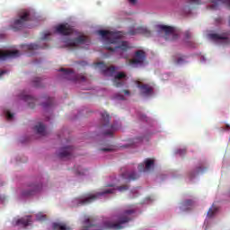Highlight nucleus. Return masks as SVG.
Masks as SVG:
<instances>
[{
	"mask_svg": "<svg viewBox=\"0 0 230 230\" xmlns=\"http://www.w3.org/2000/svg\"><path fill=\"white\" fill-rule=\"evenodd\" d=\"M97 33L98 35H101V37L106 40L108 44H117L114 48L106 46V49H108V51H111V53H117L118 55H120V57L127 58V56H123V53H127L128 50V43L127 41H119L123 37V32H114L111 31L100 30L97 31Z\"/></svg>",
	"mask_w": 230,
	"mask_h": 230,
	"instance_id": "1",
	"label": "nucleus"
},
{
	"mask_svg": "<svg viewBox=\"0 0 230 230\" xmlns=\"http://www.w3.org/2000/svg\"><path fill=\"white\" fill-rule=\"evenodd\" d=\"M57 33L59 35H75L76 38L71 40H65V44L66 48H78L82 44H87V36L76 31L73 26L69 23H63L56 27Z\"/></svg>",
	"mask_w": 230,
	"mask_h": 230,
	"instance_id": "2",
	"label": "nucleus"
},
{
	"mask_svg": "<svg viewBox=\"0 0 230 230\" xmlns=\"http://www.w3.org/2000/svg\"><path fill=\"white\" fill-rule=\"evenodd\" d=\"M116 190L119 191H127L128 190V185H121L117 187V189H106L102 192H97L95 194L87 196L84 199L79 200L80 206H85V204H91V202H94L96 199H100V197H103V195H109L116 192Z\"/></svg>",
	"mask_w": 230,
	"mask_h": 230,
	"instance_id": "3",
	"label": "nucleus"
},
{
	"mask_svg": "<svg viewBox=\"0 0 230 230\" xmlns=\"http://www.w3.org/2000/svg\"><path fill=\"white\" fill-rule=\"evenodd\" d=\"M28 21H30V11H22L18 13V19H15L11 24V28L13 31H19L26 27Z\"/></svg>",
	"mask_w": 230,
	"mask_h": 230,
	"instance_id": "4",
	"label": "nucleus"
},
{
	"mask_svg": "<svg viewBox=\"0 0 230 230\" xmlns=\"http://www.w3.org/2000/svg\"><path fill=\"white\" fill-rule=\"evenodd\" d=\"M134 213L133 209H128L124 211V215L119 217V223H112L111 221H108L106 223H104V227H106V229H114V230H119V229H123V226H121V224H127V222H130V219L128 217H127V215H132Z\"/></svg>",
	"mask_w": 230,
	"mask_h": 230,
	"instance_id": "5",
	"label": "nucleus"
},
{
	"mask_svg": "<svg viewBox=\"0 0 230 230\" xmlns=\"http://www.w3.org/2000/svg\"><path fill=\"white\" fill-rule=\"evenodd\" d=\"M101 116H102V128H106V130L102 132V135L112 136V134H114V130H116V128L114 127V125L109 124L111 121V115H109V113L104 111L101 113Z\"/></svg>",
	"mask_w": 230,
	"mask_h": 230,
	"instance_id": "6",
	"label": "nucleus"
},
{
	"mask_svg": "<svg viewBox=\"0 0 230 230\" xmlns=\"http://www.w3.org/2000/svg\"><path fill=\"white\" fill-rule=\"evenodd\" d=\"M59 71L63 73V78L70 80L71 82H85V75H76L75 71L67 68H61Z\"/></svg>",
	"mask_w": 230,
	"mask_h": 230,
	"instance_id": "7",
	"label": "nucleus"
},
{
	"mask_svg": "<svg viewBox=\"0 0 230 230\" xmlns=\"http://www.w3.org/2000/svg\"><path fill=\"white\" fill-rule=\"evenodd\" d=\"M145 60H146V53L144 50H137L135 52V58L129 59L128 65L132 66V67H137V66H143Z\"/></svg>",
	"mask_w": 230,
	"mask_h": 230,
	"instance_id": "8",
	"label": "nucleus"
},
{
	"mask_svg": "<svg viewBox=\"0 0 230 230\" xmlns=\"http://www.w3.org/2000/svg\"><path fill=\"white\" fill-rule=\"evenodd\" d=\"M159 30L165 33V40H177L179 39V36L175 34V31L172 26L159 25Z\"/></svg>",
	"mask_w": 230,
	"mask_h": 230,
	"instance_id": "9",
	"label": "nucleus"
},
{
	"mask_svg": "<svg viewBox=\"0 0 230 230\" xmlns=\"http://www.w3.org/2000/svg\"><path fill=\"white\" fill-rule=\"evenodd\" d=\"M42 191V183H32L29 185L27 190H24L22 192L23 197H33V195H37V193H40Z\"/></svg>",
	"mask_w": 230,
	"mask_h": 230,
	"instance_id": "10",
	"label": "nucleus"
},
{
	"mask_svg": "<svg viewBox=\"0 0 230 230\" xmlns=\"http://www.w3.org/2000/svg\"><path fill=\"white\" fill-rule=\"evenodd\" d=\"M73 150L74 148L71 146H64L58 154V157H59V159H71L73 157Z\"/></svg>",
	"mask_w": 230,
	"mask_h": 230,
	"instance_id": "11",
	"label": "nucleus"
},
{
	"mask_svg": "<svg viewBox=\"0 0 230 230\" xmlns=\"http://www.w3.org/2000/svg\"><path fill=\"white\" fill-rule=\"evenodd\" d=\"M154 164H155V161L154 159L147 158L144 161V164H138V172H148V170H152V168H154Z\"/></svg>",
	"mask_w": 230,
	"mask_h": 230,
	"instance_id": "12",
	"label": "nucleus"
},
{
	"mask_svg": "<svg viewBox=\"0 0 230 230\" xmlns=\"http://www.w3.org/2000/svg\"><path fill=\"white\" fill-rule=\"evenodd\" d=\"M21 54L19 50H9V51H0V60H6L8 58H16Z\"/></svg>",
	"mask_w": 230,
	"mask_h": 230,
	"instance_id": "13",
	"label": "nucleus"
},
{
	"mask_svg": "<svg viewBox=\"0 0 230 230\" xmlns=\"http://www.w3.org/2000/svg\"><path fill=\"white\" fill-rule=\"evenodd\" d=\"M98 67H101L103 75H106L108 76H112V75L116 73V66H107L103 63H98Z\"/></svg>",
	"mask_w": 230,
	"mask_h": 230,
	"instance_id": "14",
	"label": "nucleus"
},
{
	"mask_svg": "<svg viewBox=\"0 0 230 230\" xmlns=\"http://www.w3.org/2000/svg\"><path fill=\"white\" fill-rule=\"evenodd\" d=\"M210 39L212 40H223L225 44H229L230 40L229 37H227V33H223V34H217V33H212L209 34Z\"/></svg>",
	"mask_w": 230,
	"mask_h": 230,
	"instance_id": "15",
	"label": "nucleus"
},
{
	"mask_svg": "<svg viewBox=\"0 0 230 230\" xmlns=\"http://www.w3.org/2000/svg\"><path fill=\"white\" fill-rule=\"evenodd\" d=\"M138 88L140 89L142 96H150V94L154 93V88L148 84L138 85Z\"/></svg>",
	"mask_w": 230,
	"mask_h": 230,
	"instance_id": "16",
	"label": "nucleus"
},
{
	"mask_svg": "<svg viewBox=\"0 0 230 230\" xmlns=\"http://www.w3.org/2000/svg\"><path fill=\"white\" fill-rule=\"evenodd\" d=\"M195 207V200L193 199H185L181 202V209L182 211H190L192 208Z\"/></svg>",
	"mask_w": 230,
	"mask_h": 230,
	"instance_id": "17",
	"label": "nucleus"
},
{
	"mask_svg": "<svg viewBox=\"0 0 230 230\" xmlns=\"http://www.w3.org/2000/svg\"><path fill=\"white\" fill-rule=\"evenodd\" d=\"M123 78H127V75H125V73H123V72L118 73L115 75V78H114V85H115V87H121V86H123L124 83L119 81V80H123Z\"/></svg>",
	"mask_w": 230,
	"mask_h": 230,
	"instance_id": "18",
	"label": "nucleus"
},
{
	"mask_svg": "<svg viewBox=\"0 0 230 230\" xmlns=\"http://www.w3.org/2000/svg\"><path fill=\"white\" fill-rule=\"evenodd\" d=\"M22 100H24V102H28V105L31 109H35V102H37L35 97H32L31 95H23Z\"/></svg>",
	"mask_w": 230,
	"mask_h": 230,
	"instance_id": "19",
	"label": "nucleus"
},
{
	"mask_svg": "<svg viewBox=\"0 0 230 230\" xmlns=\"http://www.w3.org/2000/svg\"><path fill=\"white\" fill-rule=\"evenodd\" d=\"M123 179H128V181H136L137 179H139V174L136 172H131L129 173L124 172L122 173Z\"/></svg>",
	"mask_w": 230,
	"mask_h": 230,
	"instance_id": "20",
	"label": "nucleus"
},
{
	"mask_svg": "<svg viewBox=\"0 0 230 230\" xmlns=\"http://www.w3.org/2000/svg\"><path fill=\"white\" fill-rule=\"evenodd\" d=\"M30 222H31L30 217H22L16 221V226H23V227H27V226H30Z\"/></svg>",
	"mask_w": 230,
	"mask_h": 230,
	"instance_id": "21",
	"label": "nucleus"
},
{
	"mask_svg": "<svg viewBox=\"0 0 230 230\" xmlns=\"http://www.w3.org/2000/svg\"><path fill=\"white\" fill-rule=\"evenodd\" d=\"M40 48L45 49L46 48H48V46L40 47V46H39L38 44H35V43H31V44H29V45H23V49H27V51H36V49H40Z\"/></svg>",
	"mask_w": 230,
	"mask_h": 230,
	"instance_id": "22",
	"label": "nucleus"
},
{
	"mask_svg": "<svg viewBox=\"0 0 230 230\" xmlns=\"http://www.w3.org/2000/svg\"><path fill=\"white\" fill-rule=\"evenodd\" d=\"M34 130H36L37 134H40V136H46V126H44L42 122L36 125Z\"/></svg>",
	"mask_w": 230,
	"mask_h": 230,
	"instance_id": "23",
	"label": "nucleus"
},
{
	"mask_svg": "<svg viewBox=\"0 0 230 230\" xmlns=\"http://www.w3.org/2000/svg\"><path fill=\"white\" fill-rule=\"evenodd\" d=\"M137 30L138 35L139 34L146 35V37H150L151 35L150 30H148L146 27L140 26V27H137Z\"/></svg>",
	"mask_w": 230,
	"mask_h": 230,
	"instance_id": "24",
	"label": "nucleus"
},
{
	"mask_svg": "<svg viewBox=\"0 0 230 230\" xmlns=\"http://www.w3.org/2000/svg\"><path fill=\"white\" fill-rule=\"evenodd\" d=\"M53 229L54 230H71V227L66 226V224L62 223H53Z\"/></svg>",
	"mask_w": 230,
	"mask_h": 230,
	"instance_id": "25",
	"label": "nucleus"
},
{
	"mask_svg": "<svg viewBox=\"0 0 230 230\" xmlns=\"http://www.w3.org/2000/svg\"><path fill=\"white\" fill-rule=\"evenodd\" d=\"M143 142V137H137L133 138L129 144L128 146H124V147L127 146H136V145H137V143H142Z\"/></svg>",
	"mask_w": 230,
	"mask_h": 230,
	"instance_id": "26",
	"label": "nucleus"
},
{
	"mask_svg": "<svg viewBox=\"0 0 230 230\" xmlns=\"http://www.w3.org/2000/svg\"><path fill=\"white\" fill-rule=\"evenodd\" d=\"M32 85L33 87H42V80L40 79V77H35L32 80Z\"/></svg>",
	"mask_w": 230,
	"mask_h": 230,
	"instance_id": "27",
	"label": "nucleus"
},
{
	"mask_svg": "<svg viewBox=\"0 0 230 230\" xmlns=\"http://www.w3.org/2000/svg\"><path fill=\"white\" fill-rule=\"evenodd\" d=\"M43 109H48L53 105V98H49L47 102L41 103Z\"/></svg>",
	"mask_w": 230,
	"mask_h": 230,
	"instance_id": "28",
	"label": "nucleus"
},
{
	"mask_svg": "<svg viewBox=\"0 0 230 230\" xmlns=\"http://www.w3.org/2000/svg\"><path fill=\"white\" fill-rule=\"evenodd\" d=\"M217 211H218V209L217 208H209V210L208 212V217H209V218H211V217H213L215 215V213H217Z\"/></svg>",
	"mask_w": 230,
	"mask_h": 230,
	"instance_id": "29",
	"label": "nucleus"
},
{
	"mask_svg": "<svg viewBox=\"0 0 230 230\" xmlns=\"http://www.w3.org/2000/svg\"><path fill=\"white\" fill-rule=\"evenodd\" d=\"M36 220H38L39 222H42V221L46 220V215L38 214L36 216Z\"/></svg>",
	"mask_w": 230,
	"mask_h": 230,
	"instance_id": "30",
	"label": "nucleus"
},
{
	"mask_svg": "<svg viewBox=\"0 0 230 230\" xmlns=\"http://www.w3.org/2000/svg\"><path fill=\"white\" fill-rule=\"evenodd\" d=\"M128 35H138V32H137V29H134V28H131L128 31Z\"/></svg>",
	"mask_w": 230,
	"mask_h": 230,
	"instance_id": "31",
	"label": "nucleus"
},
{
	"mask_svg": "<svg viewBox=\"0 0 230 230\" xmlns=\"http://www.w3.org/2000/svg\"><path fill=\"white\" fill-rule=\"evenodd\" d=\"M5 116H6L7 119H9V120L13 119V114L10 111H6Z\"/></svg>",
	"mask_w": 230,
	"mask_h": 230,
	"instance_id": "32",
	"label": "nucleus"
},
{
	"mask_svg": "<svg viewBox=\"0 0 230 230\" xmlns=\"http://www.w3.org/2000/svg\"><path fill=\"white\" fill-rule=\"evenodd\" d=\"M189 3H190V4H200L201 0H189Z\"/></svg>",
	"mask_w": 230,
	"mask_h": 230,
	"instance_id": "33",
	"label": "nucleus"
},
{
	"mask_svg": "<svg viewBox=\"0 0 230 230\" xmlns=\"http://www.w3.org/2000/svg\"><path fill=\"white\" fill-rule=\"evenodd\" d=\"M177 154H179L180 155H186V149H179L177 151Z\"/></svg>",
	"mask_w": 230,
	"mask_h": 230,
	"instance_id": "34",
	"label": "nucleus"
},
{
	"mask_svg": "<svg viewBox=\"0 0 230 230\" xmlns=\"http://www.w3.org/2000/svg\"><path fill=\"white\" fill-rule=\"evenodd\" d=\"M49 35H51V33L49 32H45L43 37H42V40H47L48 37H49Z\"/></svg>",
	"mask_w": 230,
	"mask_h": 230,
	"instance_id": "35",
	"label": "nucleus"
},
{
	"mask_svg": "<svg viewBox=\"0 0 230 230\" xmlns=\"http://www.w3.org/2000/svg\"><path fill=\"white\" fill-rule=\"evenodd\" d=\"M222 1V3H226V4H227V6L230 8V0H219Z\"/></svg>",
	"mask_w": 230,
	"mask_h": 230,
	"instance_id": "36",
	"label": "nucleus"
},
{
	"mask_svg": "<svg viewBox=\"0 0 230 230\" xmlns=\"http://www.w3.org/2000/svg\"><path fill=\"white\" fill-rule=\"evenodd\" d=\"M116 99L117 100H125V96H123V95H117Z\"/></svg>",
	"mask_w": 230,
	"mask_h": 230,
	"instance_id": "37",
	"label": "nucleus"
},
{
	"mask_svg": "<svg viewBox=\"0 0 230 230\" xmlns=\"http://www.w3.org/2000/svg\"><path fill=\"white\" fill-rule=\"evenodd\" d=\"M111 150L112 149L111 148H105V147L101 149L102 152H111Z\"/></svg>",
	"mask_w": 230,
	"mask_h": 230,
	"instance_id": "38",
	"label": "nucleus"
},
{
	"mask_svg": "<svg viewBox=\"0 0 230 230\" xmlns=\"http://www.w3.org/2000/svg\"><path fill=\"white\" fill-rule=\"evenodd\" d=\"M130 4H136L137 3V0H128Z\"/></svg>",
	"mask_w": 230,
	"mask_h": 230,
	"instance_id": "39",
	"label": "nucleus"
},
{
	"mask_svg": "<svg viewBox=\"0 0 230 230\" xmlns=\"http://www.w3.org/2000/svg\"><path fill=\"white\" fill-rule=\"evenodd\" d=\"M190 179H193L195 177V172H190Z\"/></svg>",
	"mask_w": 230,
	"mask_h": 230,
	"instance_id": "40",
	"label": "nucleus"
},
{
	"mask_svg": "<svg viewBox=\"0 0 230 230\" xmlns=\"http://www.w3.org/2000/svg\"><path fill=\"white\" fill-rule=\"evenodd\" d=\"M124 94H127L128 96L130 95V91L128 90H123Z\"/></svg>",
	"mask_w": 230,
	"mask_h": 230,
	"instance_id": "41",
	"label": "nucleus"
},
{
	"mask_svg": "<svg viewBox=\"0 0 230 230\" xmlns=\"http://www.w3.org/2000/svg\"><path fill=\"white\" fill-rule=\"evenodd\" d=\"M181 62H182V58H180L177 59V64H181Z\"/></svg>",
	"mask_w": 230,
	"mask_h": 230,
	"instance_id": "42",
	"label": "nucleus"
},
{
	"mask_svg": "<svg viewBox=\"0 0 230 230\" xmlns=\"http://www.w3.org/2000/svg\"><path fill=\"white\" fill-rule=\"evenodd\" d=\"M77 175H84V172H82L80 171H77Z\"/></svg>",
	"mask_w": 230,
	"mask_h": 230,
	"instance_id": "43",
	"label": "nucleus"
},
{
	"mask_svg": "<svg viewBox=\"0 0 230 230\" xmlns=\"http://www.w3.org/2000/svg\"><path fill=\"white\" fill-rule=\"evenodd\" d=\"M186 38L190 39V32H186Z\"/></svg>",
	"mask_w": 230,
	"mask_h": 230,
	"instance_id": "44",
	"label": "nucleus"
},
{
	"mask_svg": "<svg viewBox=\"0 0 230 230\" xmlns=\"http://www.w3.org/2000/svg\"><path fill=\"white\" fill-rule=\"evenodd\" d=\"M4 71H0V76H3V75H4Z\"/></svg>",
	"mask_w": 230,
	"mask_h": 230,
	"instance_id": "45",
	"label": "nucleus"
},
{
	"mask_svg": "<svg viewBox=\"0 0 230 230\" xmlns=\"http://www.w3.org/2000/svg\"><path fill=\"white\" fill-rule=\"evenodd\" d=\"M212 9L217 8V5H210Z\"/></svg>",
	"mask_w": 230,
	"mask_h": 230,
	"instance_id": "46",
	"label": "nucleus"
},
{
	"mask_svg": "<svg viewBox=\"0 0 230 230\" xmlns=\"http://www.w3.org/2000/svg\"><path fill=\"white\" fill-rule=\"evenodd\" d=\"M142 119H146V116H143V117H142Z\"/></svg>",
	"mask_w": 230,
	"mask_h": 230,
	"instance_id": "47",
	"label": "nucleus"
},
{
	"mask_svg": "<svg viewBox=\"0 0 230 230\" xmlns=\"http://www.w3.org/2000/svg\"><path fill=\"white\" fill-rule=\"evenodd\" d=\"M113 185H107L108 188H112Z\"/></svg>",
	"mask_w": 230,
	"mask_h": 230,
	"instance_id": "48",
	"label": "nucleus"
},
{
	"mask_svg": "<svg viewBox=\"0 0 230 230\" xmlns=\"http://www.w3.org/2000/svg\"><path fill=\"white\" fill-rule=\"evenodd\" d=\"M226 128H230L229 125H226Z\"/></svg>",
	"mask_w": 230,
	"mask_h": 230,
	"instance_id": "49",
	"label": "nucleus"
}]
</instances>
